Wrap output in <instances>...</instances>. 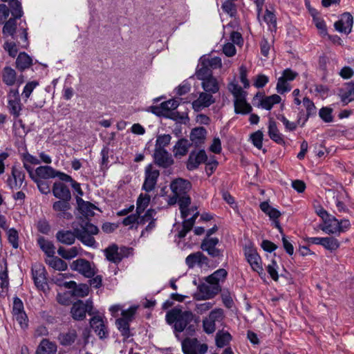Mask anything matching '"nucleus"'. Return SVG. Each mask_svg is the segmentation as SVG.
<instances>
[{"label":"nucleus","mask_w":354,"mask_h":354,"mask_svg":"<svg viewBox=\"0 0 354 354\" xmlns=\"http://www.w3.org/2000/svg\"><path fill=\"white\" fill-rule=\"evenodd\" d=\"M166 321L169 324H173L177 332L181 333L186 329L189 333H194L199 317L190 310H183L180 307H175L167 313Z\"/></svg>","instance_id":"f257e3e1"},{"label":"nucleus","mask_w":354,"mask_h":354,"mask_svg":"<svg viewBox=\"0 0 354 354\" xmlns=\"http://www.w3.org/2000/svg\"><path fill=\"white\" fill-rule=\"evenodd\" d=\"M170 187L174 197L170 198L169 204H174L177 202L180 210L185 214V208L187 205L191 204V198L187 195L192 188L190 182L183 178H177L171 182Z\"/></svg>","instance_id":"f03ea898"},{"label":"nucleus","mask_w":354,"mask_h":354,"mask_svg":"<svg viewBox=\"0 0 354 354\" xmlns=\"http://www.w3.org/2000/svg\"><path fill=\"white\" fill-rule=\"evenodd\" d=\"M351 226L350 221L347 219L339 221L334 216L330 215L322 224L320 229L328 234H339L347 231Z\"/></svg>","instance_id":"7ed1b4c3"},{"label":"nucleus","mask_w":354,"mask_h":354,"mask_svg":"<svg viewBox=\"0 0 354 354\" xmlns=\"http://www.w3.org/2000/svg\"><path fill=\"white\" fill-rule=\"evenodd\" d=\"M137 309L138 306H132L127 310H122V317L116 319L115 321L117 328L124 339H127L131 336L129 328V324L133 320V316L136 314Z\"/></svg>","instance_id":"20e7f679"},{"label":"nucleus","mask_w":354,"mask_h":354,"mask_svg":"<svg viewBox=\"0 0 354 354\" xmlns=\"http://www.w3.org/2000/svg\"><path fill=\"white\" fill-rule=\"evenodd\" d=\"M224 319V312L221 308H215L203 319V328L205 333L212 334L216 331V324Z\"/></svg>","instance_id":"39448f33"},{"label":"nucleus","mask_w":354,"mask_h":354,"mask_svg":"<svg viewBox=\"0 0 354 354\" xmlns=\"http://www.w3.org/2000/svg\"><path fill=\"white\" fill-rule=\"evenodd\" d=\"M93 310V302L91 300H86L84 302L79 300L75 302L71 309V314L75 320H83L86 317V313L91 315Z\"/></svg>","instance_id":"423d86ee"},{"label":"nucleus","mask_w":354,"mask_h":354,"mask_svg":"<svg viewBox=\"0 0 354 354\" xmlns=\"http://www.w3.org/2000/svg\"><path fill=\"white\" fill-rule=\"evenodd\" d=\"M245 256L252 270L257 272L261 278L265 277L261 258L257 250L251 247L245 248Z\"/></svg>","instance_id":"0eeeda50"},{"label":"nucleus","mask_w":354,"mask_h":354,"mask_svg":"<svg viewBox=\"0 0 354 354\" xmlns=\"http://www.w3.org/2000/svg\"><path fill=\"white\" fill-rule=\"evenodd\" d=\"M13 318L17 322L21 328L26 329L28 326V319L24 311V304L17 297L13 299L12 311Z\"/></svg>","instance_id":"6e6552de"},{"label":"nucleus","mask_w":354,"mask_h":354,"mask_svg":"<svg viewBox=\"0 0 354 354\" xmlns=\"http://www.w3.org/2000/svg\"><path fill=\"white\" fill-rule=\"evenodd\" d=\"M160 172L152 165H148L145 169V180L142 186V189L146 192H150L153 190L156 186Z\"/></svg>","instance_id":"1a4fd4ad"},{"label":"nucleus","mask_w":354,"mask_h":354,"mask_svg":"<svg viewBox=\"0 0 354 354\" xmlns=\"http://www.w3.org/2000/svg\"><path fill=\"white\" fill-rule=\"evenodd\" d=\"M205 344H200L196 338H186L182 342V349L185 354H205L207 351Z\"/></svg>","instance_id":"9d476101"},{"label":"nucleus","mask_w":354,"mask_h":354,"mask_svg":"<svg viewBox=\"0 0 354 354\" xmlns=\"http://www.w3.org/2000/svg\"><path fill=\"white\" fill-rule=\"evenodd\" d=\"M198 292L195 293L194 298L196 300H207L212 299L221 290L220 285L203 283L198 288Z\"/></svg>","instance_id":"9b49d317"},{"label":"nucleus","mask_w":354,"mask_h":354,"mask_svg":"<svg viewBox=\"0 0 354 354\" xmlns=\"http://www.w3.org/2000/svg\"><path fill=\"white\" fill-rule=\"evenodd\" d=\"M71 268L87 278H91L95 274V266L84 259L73 261L71 264Z\"/></svg>","instance_id":"f8f14e48"},{"label":"nucleus","mask_w":354,"mask_h":354,"mask_svg":"<svg viewBox=\"0 0 354 354\" xmlns=\"http://www.w3.org/2000/svg\"><path fill=\"white\" fill-rule=\"evenodd\" d=\"M218 243L219 239L216 237H205L201 248L212 257H223V251L216 247Z\"/></svg>","instance_id":"ddd939ff"},{"label":"nucleus","mask_w":354,"mask_h":354,"mask_svg":"<svg viewBox=\"0 0 354 354\" xmlns=\"http://www.w3.org/2000/svg\"><path fill=\"white\" fill-rule=\"evenodd\" d=\"M8 108L10 114L17 118L22 109L18 89H10L8 94Z\"/></svg>","instance_id":"4468645a"},{"label":"nucleus","mask_w":354,"mask_h":354,"mask_svg":"<svg viewBox=\"0 0 354 354\" xmlns=\"http://www.w3.org/2000/svg\"><path fill=\"white\" fill-rule=\"evenodd\" d=\"M156 211L152 209H148L143 216H138V225H145L148 223L147 227L142 231L141 236H147L149 233L156 227Z\"/></svg>","instance_id":"2eb2a0df"},{"label":"nucleus","mask_w":354,"mask_h":354,"mask_svg":"<svg viewBox=\"0 0 354 354\" xmlns=\"http://www.w3.org/2000/svg\"><path fill=\"white\" fill-rule=\"evenodd\" d=\"M32 279L37 288L44 290L47 286L46 269L40 264H35L32 268Z\"/></svg>","instance_id":"dca6fc26"},{"label":"nucleus","mask_w":354,"mask_h":354,"mask_svg":"<svg viewBox=\"0 0 354 354\" xmlns=\"http://www.w3.org/2000/svg\"><path fill=\"white\" fill-rule=\"evenodd\" d=\"M1 77L3 82L8 86L21 84L24 82L22 77H17L15 69L10 66H6L1 71Z\"/></svg>","instance_id":"f3484780"},{"label":"nucleus","mask_w":354,"mask_h":354,"mask_svg":"<svg viewBox=\"0 0 354 354\" xmlns=\"http://www.w3.org/2000/svg\"><path fill=\"white\" fill-rule=\"evenodd\" d=\"M207 156L204 150L192 151L187 162V168L189 170L196 169L201 164L205 162Z\"/></svg>","instance_id":"a211bd4d"},{"label":"nucleus","mask_w":354,"mask_h":354,"mask_svg":"<svg viewBox=\"0 0 354 354\" xmlns=\"http://www.w3.org/2000/svg\"><path fill=\"white\" fill-rule=\"evenodd\" d=\"M353 24V16L349 12H345L342 15L340 19L335 23L334 26L338 32L348 34L351 32Z\"/></svg>","instance_id":"6ab92c4d"},{"label":"nucleus","mask_w":354,"mask_h":354,"mask_svg":"<svg viewBox=\"0 0 354 354\" xmlns=\"http://www.w3.org/2000/svg\"><path fill=\"white\" fill-rule=\"evenodd\" d=\"M260 208L272 221L274 226L279 230L281 234H283L282 227L277 220L281 216V212L276 208L270 206L268 202L261 203L260 204Z\"/></svg>","instance_id":"aec40b11"},{"label":"nucleus","mask_w":354,"mask_h":354,"mask_svg":"<svg viewBox=\"0 0 354 354\" xmlns=\"http://www.w3.org/2000/svg\"><path fill=\"white\" fill-rule=\"evenodd\" d=\"M153 158L155 162L163 168H167L174 163L171 154L166 149H155Z\"/></svg>","instance_id":"412c9836"},{"label":"nucleus","mask_w":354,"mask_h":354,"mask_svg":"<svg viewBox=\"0 0 354 354\" xmlns=\"http://www.w3.org/2000/svg\"><path fill=\"white\" fill-rule=\"evenodd\" d=\"M90 325L100 339L106 338L108 336L107 326L103 318L100 316L92 317L90 320Z\"/></svg>","instance_id":"4be33fe9"},{"label":"nucleus","mask_w":354,"mask_h":354,"mask_svg":"<svg viewBox=\"0 0 354 354\" xmlns=\"http://www.w3.org/2000/svg\"><path fill=\"white\" fill-rule=\"evenodd\" d=\"M213 93L208 92H201L198 97L192 102V106L194 110L200 111L204 108L209 107L215 102L212 95Z\"/></svg>","instance_id":"5701e85b"},{"label":"nucleus","mask_w":354,"mask_h":354,"mask_svg":"<svg viewBox=\"0 0 354 354\" xmlns=\"http://www.w3.org/2000/svg\"><path fill=\"white\" fill-rule=\"evenodd\" d=\"M191 147L189 141L185 138L179 139L173 147L174 156L176 158H180L185 156Z\"/></svg>","instance_id":"b1692460"},{"label":"nucleus","mask_w":354,"mask_h":354,"mask_svg":"<svg viewBox=\"0 0 354 354\" xmlns=\"http://www.w3.org/2000/svg\"><path fill=\"white\" fill-rule=\"evenodd\" d=\"M53 195L59 199L70 200L71 198L69 189L61 182H55L53 187Z\"/></svg>","instance_id":"393cba45"},{"label":"nucleus","mask_w":354,"mask_h":354,"mask_svg":"<svg viewBox=\"0 0 354 354\" xmlns=\"http://www.w3.org/2000/svg\"><path fill=\"white\" fill-rule=\"evenodd\" d=\"M207 131L203 127H196L192 130L190 133V140L196 146H198L205 142Z\"/></svg>","instance_id":"a878e982"},{"label":"nucleus","mask_w":354,"mask_h":354,"mask_svg":"<svg viewBox=\"0 0 354 354\" xmlns=\"http://www.w3.org/2000/svg\"><path fill=\"white\" fill-rule=\"evenodd\" d=\"M104 254L108 261L114 263H120L123 257L118 252V247L115 244H113L104 250Z\"/></svg>","instance_id":"bb28decb"},{"label":"nucleus","mask_w":354,"mask_h":354,"mask_svg":"<svg viewBox=\"0 0 354 354\" xmlns=\"http://www.w3.org/2000/svg\"><path fill=\"white\" fill-rule=\"evenodd\" d=\"M268 135L271 140L278 144H283L284 139L283 135L279 132L276 122L270 119L268 124Z\"/></svg>","instance_id":"cd10ccee"},{"label":"nucleus","mask_w":354,"mask_h":354,"mask_svg":"<svg viewBox=\"0 0 354 354\" xmlns=\"http://www.w3.org/2000/svg\"><path fill=\"white\" fill-rule=\"evenodd\" d=\"M57 346L47 339H44L38 346L36 354H55Z\"/></svg>","instance_id":"c85d7f7f"},{"label":"nucleus","mask_w":354,"mask_h":354,"mask_svg":"<svg viewBox=\"0 0 354 354\" xmlns=\"http://www.w3.org/2000/svg\"><path fill=\"white\" fill-rule=\"evenodd\" d=\"M55 169L50 166H40L35 169L36 178L46 180L55 178Z\"/></svg>","instance_id":"c756f323"},{"label":"nucleus","mask_w":354,"mask_h":354,"mask_svg":"<svg viewBox=\"0 0 354 354\" xmlns=\"http://www.w3.org/2000/svg\"><path fill=\"white\" fill-rule=\"evenodd\" d=\"M207 261V258L201 252L190 254L185 259V263L190 268H194L196 264H201Z\"/></svg>","instance_id":"7c9ffc66"},{"label":"nucleus","mask_w":354,"mask_h":354,"mask_svg":"<svg viewBox=\"0 0 354 354\" xmlns=\"http://www.w3.org/2000/svg\"><path fill=\"white\" fill-rule=\"evenodd\" d=\"M16 68L24 71L30 68L32 64V58L26 53H20L16 59Z\"/></svg>","instance_id":"2f4dec72"},{"label":"nucleus","mask_w":354,"mask_h":354,"mask_svg":"<svg viewBox=\"0 0 354 354\" xmlns=\"http://www.w3.org/2000/svg\"><path fill=\"white\" fill-rule=\"evenodd\" d=\"M76 237V233L70 230H60L56 234L57 241L66 245H72Z\"/></svg>","instance_id":"473e14b6"},{"label":"nucleus","mask_w":354,"mask_h":354,"mask_svg":"<svg viewBox=\"0 0 354 354\" xmlns=\"http://www.w3.org/2000/svg\"><path fill=\"white\" fill-rule=\"evenodd\" d=\"M77 337V332L75 329H70L66 333H60L58 339L63 346H71Z\"/></svg>","instance_id":"72a5a7b5"},{"label":"nucleus","mask_w":354,"mask_h":354,"mask_svg":"<svg viewBox=\"0 0 354 354\" xmlns=\"http://www.w3.org/2000/svg\"><path fill=\"white\" fill-rule=\"evenodd\" d=\"M19 19L12 17L3 23L4 26L2 29V33L4 36H11L12 39H15L17 19Z\"/></svg>","instance_id":"f704fd0d"},{"label":"nucleus","mask_w":354,"mask_h":354,"mask_svg":"<svg viewBox=\"0 0 354 354\" xmlns=\"http://www.w3.org/2000/svg\"><path fill=\"white\" fill-rule=\"evenodd\" d=\"M201 86L204 91L210 93H216L219 91L218 82L214 77H209V78L203 80Z\"/></svg>","instance_id":"c9c22d12"},{"label":"nucleus","mask_w":354,"mask_h":354,"mask_svg":"<svg viewBox=\"0 0 354 354\" xmlns=\"http://www.w3.org/2000/svg\"><path fill=\"white\" fill-rule=\"evenodd\" d=\"M66 287L73 288V295L77 297H84L88 295L89 292L88 286L86 284L77 285L75 281H69L66 283Z\"/></svg>","instance_id":"e433bc0d"},{"label":"nucleus","mask_w":354,"mask_h":354,"mask_svg":"<svg viewBox=\"0 0 354 354\" xmlns=\"http://www.w3.org/2000/svg\"><path fill=\"white\" fill-rule=\"evenodd\" d=\"M78 208L80 212L86 217L93 216L96 207L89 202H86L82 198L77 199Z\"/></svg>","instance_id":"4c0bfd02"},{"label":"nucleus","mask_w":354,"mask_h":354,"mask_svg":"<svg viewBox=\"0 0 354 354\" xmlns=\"http://www.w3.org/2000/svg\"><path fill=\"white\" fill-rule=\"evenodd\" d=\"M227 275V272L225 269L221 268L208 276L206 279V281L210 284L219 285V282L223 281Z\"/></svg>","instance_id":"58836bf2"},{"label":"nucleus","mask_w":354,"mask_h":354,"mask_svg":"<svg viewBox=\"0 0 354 354\" xmlns=\"http://www.w3.org/2000/svg\"><path fill=\"white\" fill-rule=\"evenodd\" d=\"M236 113L247 114L252 111V106L246 102L245 96L234 100Z\"/></svg>","instance_id":"ea45409f"},{"label":"nucleus","mask_w":354,"mask_h":354,"mask_svg":"<svg viewBox=\"0 0 354 354\" xmlns=\"http://www.w3.org/2000/svg\"><path fill=\"white\" fill-rule=\"evenodd\" d=\"M46 262L49 266L56 270L65 271L68 268V265L64 261L54 255L48 258Z\"/></svg>","instance_id":"a19ab883"},{"label":"nucleus","mask_w":354,"mask_h":354,"mask_svg":"<svg viewBox=\"0 0 354 354\" xmlns=\"http://www.w3.org/2000/svg\"><path fill=\"white\" fill-rule=\"evenodd\" d=\"M199 215V212L194 213V216L193 218H189L183 221V228L180 231H179L178 234V236L180 239L184 238L186 234L192 229L196 219Z\"/></svg>","instance_id":"79ce46f5"},{"label":"nucleus","mask_w":354,"mask_h":354,"mask_svg":"<svg viewBox=\"0 0 354 354\" xmlns=\"http://www.w3.org/2000/svg\"><path fill=\"white\" fill-rule=\"evenodd\" d=\"M281 100L279 95L273 94L263 97L260 102V105L263 109L270 110L274 104L280 103Z\"/></svg>","instance_id":"37998d69"},{"label":"nucleus","mask_w":354,"mask_h":354,"mask_svg":"<svg viewBox=\"0 0 354 354\" xmlns=\"http://www.w3.org/2000/svg\"><path fill=\"white\" fill-rule=\"evenodd\" d=\"M151 201V196L148 194L141 193L136 201V213L140 215L148 207Z\"/></svg>","instance_id":"c03bdc74"},{"label":"nucleus","mask_w":354,"mask_h":354,"mask_svg":"<svg viewBox=\"0 0 354 354\" xmlns=\"http://www.w3.org/2000/svg\"><path fill=\"white\" fill-rule=\"evenodd\" d=\"M68 201L69 200L61 199L60 201L55 202L53 205V208L55 211L61 212L62 213V214H60V216H63L66 218L72 217L71 214L65 213L66 211L70 209Z\"/></svg>","instance_id":"a18cd8bd"},{"label":"nucleus","mask_w":354,"mask_h":354,"mask_svg":"<svg viewBox=\"0 0 354 354\" xmlns=\"http://www.w3.org/2000/svg\"><path fill=\"white\" fill-rule=\"evenodd\" d=\"M341 101L347 104L354 100V85H348L345 89H341L339 93Z\"/></svg>","instance_id":"49530a36"},{"label":"nucleus","mask_w":354,"mask_h":354,"mask_svg":"<svg viewBox=\"0 0 354 354\" xmlns=\"http://www.w3.org/2000/svg\"><path fill=\"white\" fill-rule=\"evenodd\" d=\"M80 250V248H77L76 246L72 247L69 249L59 247L57 250V253L59 256L65 259H71L79 254Z\"/></svg>","instance_id":"de8ad7c7"},{"label":"nucleus","mask_w":354,"mask_h":354,"mask_svg":"<svg viewBox=\"0 0 354 354\" xmlns=\"http://www.w3.org/2000/svg\"><path fill=\"white\" fill-rule=\"evenodd\" d=\"M179 105V103L176 100H169L160 104V107H153V113L159 115L162 113L160 109L162 111H170L176 109Z\"/></svg>","instance_id":"09e8293b"},{"label":"nucleus","mask_w":354,"mask_h":354,"mask_svg":"<svg viewBox=\"0 0 354 354\" xmlns=\"http://www.w3.org/2000/svg\"><path fill=\"white\" fill-rule=\"evenodd\" d=\"M10 12L15 18H21L23 15L21 3L19 0H10L8 2Z\"/></svg>","instance_id":"8fccbe9b"},{"label":"nucleus","mask_w":354,"mask_h":354,"mask_svg":"<svg viewBox=\"0 0 354 354\" xmlns=\"http://www.w3.org/2000/svg\"><path fill=\"white\" fill-rule=\"evenodd\" d=\"M38 243L41 249L46 254L48 258L55 254V246L52 242L41 237L38 239Z\"/></svg>","instance_id":"3c124183"},{"label":"nucleus","mask_w":354,"mask_h":354,"mask_svg":"<svg viewBox=\"0 0 354 354\" xmlns=\"http://www.w3.org/2000/svg\"><path fill=\"white\" fill-rule=\"evenodd\" d=\"M263 19L268 26V29L271 32H275L277 30V18L274 13L272 11L266 9Z\"/></svg>","instance_id":"603ef678"},{"label":"nucleus","mask_w":354,"mask_h":354,"mask_svg":"<svg viewBox=\"0 0 354 354\" xmlns=\"http://www.w3.org/2000/svg\"><path fill=\"white\" fill-rule=\"evenodd\" d=\"M326 250L335 251L339 248L340 243L339 241L332 236L323 237L322 245Z\"/></svg>","instance_id":"864d4df0"},{"label":"nucleus","mask_w":354,"mask_h":354,"mask_svg":"<svg viewBox=\"0 0 354 354\" xmlns=\"http://www.w3.org/2000/svg\"><path fill=\"white\" fill-rule=\"evenodd\" d=\"M76 233V238L82 241L87 246H93L95 244V239L93 237V234L84 233L82 230H75Z\"/></svg>","instance_id":"5fc2aeb1"},{"label":"nucleus","mask_w":354,"mask_h":354,"mask_svg":"<svg viewBox=\"0 0 354 354\" xmlns=\"http://www.w3.org/2000/svg\"><path fill=\"white\" fill-rule=\"evenodd\" d=\"M231 338L229 333L219 331L216 335V344L218 347L223 348L230 342Z\"/></svg>","instance_id":"6e6d98bb"},{"label":"nucleus","mask_w":354,"mask_h":354,"mask_svg":"<svg viewBox=\"0 0 354 354\" xmlns=\"http://www.w3.org/2000/svg\"><path fill=\"white\" fill-rule=\"evenodd\" d=\"M171 140L169 134H162L157 137L155 145V149H165V147L169 145Z\"/></svg>","instance_id":"4d7b16f0"},{"label":"nucleus","mask_w":354,"mask_h":354,"mask_svg":"<svg viewBox=\"0 0 354 354\" xmlns=\"http://www.w3.org/2000/svg\"><path fill=\"white\" fill-rule=\"evenodd\" d=\"M302 103L306 110V116L308 118L316 114V107L312 100L308 97H305L302 100Z\"/></svg>","instance_id":"13d9d810"},{"label":"nucleus","mask_w":354,"mask_h":354,"mask_svg":"<svg viewBox=\"0 0 354 354\" xmlns=\"http://www.w3.org/2000/svg\"><path fill=\"white\" fill-rule=\"evenodd\" d=\"M196 75L201 81L209 78V77H213L212 70L205 64H203V62H201V67L196 71Z\"/></svg>","instance_id":"bf43d9fd"},{"label":"nucleus","mask_w":354,"mask_h":354,"mask_svg":"<svg viewBox=\"0 0 354 354\" xmlns=\"http://www.w3.org/2000/svg\"><path fill=\"white\" fill-rule=\"evenodd\" d=\"M202 61L203 64H205L211 70L218 68L222 65L221 59L218 57L204 58Z\"/></svg>","instance_id":"052dcab7"},{"label":"nucleus","mask_w":354,"mask_h":354,"mask_svg":"<svg viewBox=\"0 0 354 354\" xmlns=\"http://www.w3.org/2000/svg\"><path fill=\"white\" fill-rule=\"evenodd\" d=\"M228 89L232 93L235 99L245 96V92L235 82H232L228 84Z\"/></svg>","instance_id":"680f3d73"},{"label":"nucleus","mask_w":354,"mask_h":354,"mask_svg":"<svg viewBox=\"0 0 354 354\" xmlns=\"http://www.w3.org/2000/svg\"><path fill=\"white\" fill-rule=\"evenodd\" d=\"M276 90L280 94L289 92L291 90L290 82L279 77L277 83Z\"/></svg>","instance_id":"e2e57ef3"},{"label":"nucleus","mask_w":354,"mask_h":354,"mask_svg":"<svg viewBox=\"0 0 354 354\" xmlns=\"http://www.w3.org/2000/svg\"><path fill=\"white\" fill-rule=\"evenodd\" d=\"M38 85L39 82L37 81L28 82L25 85L21 94L25 100H27L30 97L31 93Z\"/></svg>","instance_id":"0e129e2a"},{"label":"nucleus","mask_w":354,"mask_h":354,"mask_svg":"<svg viewBox=\"0 0 354 354\" xmlns=\"http://www.w3.org/2000/svg\"><path fill=\"white\" fill-rule=\"evenodd\" d=\"M267 272L270 274V277L275 281L279 279L278 269L279 266L276 261L272 260L270 264L266 267Z\"/></svg>","instance_id":"69168bd1"},{"label":"nucleus","mask_w":354,"mask_h":354,"mask_svg":"<svg viewBox=\"0 0 354 354\" xmlns=\"http://www.w3.org/2000/svg\"><path fill=\"white\" fill-rule=\"evenodd\" d=\"M233 1H234L225 0L221 6L223 10L230 17H233L236 12V6Z\"/></svg>","instance_id":"338daca9"},{"label":"nucleus","mask_w":354,"mask_h":354,"mask_svg":"<svg viewBox=\"0 0 354 354\" xmlns=\"http://www.w3.org/2000/svg\"><path fill=\"white\" fill-rule=\"evenodd\" d=\"M32 180L37 184V187L41 194H47L50 193V189L48 182L36 177Z\"/></svg>","instance_id":"774afa93"}]
</instances>
